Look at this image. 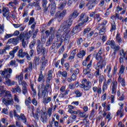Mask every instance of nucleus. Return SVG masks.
<instances>
[{
  "label": "nucleus",
  "mask_w": 127,
  "mask_h": 127,
  "mask_svg": "<svg viewBox=\"0 0 127 127\" xmlns=\"http://www.w3.org/2000/svg\"><path fill=\"white\" fill-rule=\"evenodd\" d=\"M79 116L80 118H85V119H87L88 118V116L86 115V112H82L80 110H77L76 112L75 115H78Z\"/></svg>",
  "instance_id": "aec40b11"
},
{
  "label": "nucleus",
  "mask_w": 127,
  "mask_h": 127,
  "mask_svg": "<svg viewBox=\"0 0 127 127\" xmlns=\"http://www.w3.org/2000/svg\"><path fill=\"white\" fill-rule=\"evenodd\" d=\"M14 101L15 103H17V104H19V99H18V96L15 94L14 95Z\"/></svg>",
  "instance_id": "052dcab7"
},
{
  "label": "nucleus",
  "mask_w": 127,
  "mask_h": 127,
  "mask_svg": "<svg viewBox=\"0 0 127 127\" xmlns=\"http://www.w3.org/2000/svg\"><path fill=\"white\" fill-rule=\"evenodd\" d=\"M58 73L59 75H61L62 77H64V78H67V71H58Z\"/></svg>",
  "instance_id": "ea45409f"
},
{
  "label": "nucleus",
  "mask_w": 127,
  "mask_h": 127,
  "mask_svg": "<svg viewBox=\"0 0 127 127\" xmlns=\"http://www.w3.org/2000/svg\"><path fill=\"white\" fill-rule=\"evenodd\" d=\"M124 72L125 66H124V65H122L119 70V74H124Z\"/></svg>",
  "instance_id": "bf43d9fd"
},
{
  "label": "nucleus",
  "mask_w": 127,
  "mask_h": 127,
  "mask_svg": "<svg viewBox=\"0 0 127 127\" xmlns=\"http://www.w3.org/2000/svg\"><path fill=\"white\" fill-rule=\"evenodd\" d=\"M71 116H70V118L72 120V121H75L76 119H77V115L74 114H71Z\"/></svg>",
  "instance_id": "774afa93"
},
{
  "label": "nucleus",
  "mask_w": 127,
  "mask_h": 127,
  "mask_svg": "<svg viewBox=\"0 0 127 127\" xmlns=\"http://www.w3.org/2000/svg\"><path fill=\"white\" fill-rule=\"evenodd\" d=\"M6 91V90L4 88V86L0 85V97H2L3 96V94H4V92Z\"/></svg>",
  "instance_id": "2f4dec72"
},
{
  "label": "nucleus",
  "mask_w": 127,
  "mask_h": 127,
  "mask_svg": "<svg viewBox=\"0 0 127 127\" xmlns=\"http://www.w3.org/2000/svg\"><path fill=\"white\" fill-rule=\"evenodd\" d=\"M83 73L84 75H87L88 78L93 79L94 77V74L91 73V69H84L83 70Z\"/></svg>",
  "instance_id": "4be33fe9"
},
{
  "label": "nucleus",
  "mask_w": 127,
  "mask_h": 127,
  "mask_svg": "<svg viewBox=\"0 0 127 127\" xmlns=\"http://www.w3.org/2000/svg\"><path fill=\"white\" fill-rule=\"evenodd\" d=\"M15 92H16L18 94H21V88H20V87H19V86L17 85V86H16L15 87Z\"/></svg>",
  "instance_id": "4d7b16f0"
},
{
  "label": "nucleus",
  "mask_w": 127,
  "mask_h": 127,
  "mask_svg": "<svg viewBox=\"0 0 127 127\" xmlns=\"http://www.w3.org/2000/svg\"><path fill=\"white\" fill-rule=\"evenodd\" d=\"M56 12V4L54 5H51V9L50 10V13L51 15L54 16Z\"/></svg>",
  "instance_id": "393cba45"
},
{
  "label": "nucleus",
  "mask_w": 127,
  "mask_h": 127,
  "mask_svg": "<svg viewBox=\"0 0 127 127\" xmlns=\"http://www.w3.org/2000/svg\"><path fill=\"white\" fill-rule=\"evenodd\" d=\"M80 25H81L79 24V25L76 26L74 28H73L70 32V34L71 35H74V34H76V33H78V32H79V31L81 30Z\"/></svg>",
  "instance_id": "6ab92c4d"
},
{
  "label": "nucleus",
  "mask_w": 127,
  "mask_h": 127,
  "mask_svg": "<svg viewBox=\"0 0 127 127\" xmlns=\"http://www.w3.org/2000/svg\"><path fill=\"white\" fill-rule=\"evenodd\" d=\"M31 34H32V31H29L27 33H21L19 37H20V40H27L28 41L29 38L31 37Z\"/></svg>",
  "instance_id": "1a4fd4ad"
},
{
  "label": "nucleus",
  "mask_w": 127,
  "mask_h": 127,
  "mask_svg": "<svg viewBox=\"0 0 127 127\" xmlns=\"http://www.w3.org/2000/svg\"><path fill=\"white\" fill-rule=\"evenodd\" d=\"M44 80V76L42 74V72H41L39 75V78L38 79V82H41Z\"/></svg>",
  "instance_id": "c03bdc74"
},
{
  "label": "nucleus",
  "mask_w": 127,
  "mask_h": 127,
  "mask_svg": "<svg viewBox=\"0 0 127 127\" xmlns=\"http://www.w3.org/2000/svg\"><path fill=\"white\" fill-rule=\"evenodd\" d=\"M76 107L72 105H68V113L69 114H74L75 115L77 112V111H74V110Z\"/></svg>",
  "instance_id": "5701e85b"
},
{
  "label": "nucleus",
  "mask_w": 127,
  "mask_h": 127,
  "mask_svg": "<svg viewBox=\"0 0 127 127\" xmlns=\"http://www.w3.org/2000/svg\"><path fill=\"white\" fill-rule=\"evenodd\" d=\"M55 118H52V122L51 123H50V125H47V127H53V123H55Z\"/></svg>",
  "instance_id": "338daca9"
},
{
  "label": "nucleus",
  "mask_w": 127,
  "mask_h": 127,
  "mask_svg": "<svg viewBox=\"0 0 127 127\" xmlns=\"http://www.w3.org/2000/svg\"><path fill=\"white\" fill-rule=\"evenodd\" d=\"M95 59H96V60H98V61H101L102 56L98 53L95 54Z\"/></svg>",
  "instance_id": "13d9d810"
},
{
  "label": "nucleus",
  "mask_w": 127,
  "mask_h": 127,
  "mask_svg": "<svg viewBox=\"0 0 127 127\" xmlns=\"http://www.w3.org/2000/svg\"><path fill=\"white\" fill-rule=\"evenodd\" d=\"M79 21H81L80 24H84V23H86L89 20V17L86 15L85 13H82L81 15H80L78 17Z\"/></svg>",
  "instance_id": "9b49d317"
},
{
  "label": "nucleus",
  "mask_w": 127,
  "mask_h": 127,
  "mask_svg": "<svg viewBox=\"0 0 127 127\" xmlns=\"http://www.w3.org/2000/svg\"><path fill=\"white\" fill-rule=\"evenodd\" d=\"M5 97H6L7 98H2V102L5 106H10V105H13L14 101L13 100V97L11 94V92L9 91H5L4 92Z\"/></svg>",
  "instance_id": "7ed1b4c3"
},
{
  "label": "nucleus",
  "mask_w": 127,
  "mask_h": 127,
  "mask_svg": "<svg viewBox=\"0 0 127 127\" xmlns=\"http://www.w3.org/2000/svg\"><path fill=\"white\" fill-rule=\"evenodd\" d=\"M95 116H96V111H95V109H92L90 113V118H91V120H93V119L95 118Z\"/></svg>",
  "instance_id": "79ce46f5"
},
{
  "label": "nucleus",
  "mask_w": 127,
  "mask_h": 127,
  "mask_svg": "<svg viewBox=\"0 0 127 127\" xmlns=\"http://www.w3.org/2000/svg\"><path fill=\"white\" fill-rule=\"evenodd\" d=\"M95 20H96L97 22H100L102 18L100 17V14H96L95 16H94Z\"/></svg>",
  "instance_id": "a19ab883"
},
{
  "label": "nucleus",
  "mask_w": 127,
  "mask_h": 127,
  "mask_svg": "<svg viewBox=\"0 0 127 127\" xmlns=\"http://www.w3.org/2000/svg\"><path fill=\"white\" fill-rule=\"evenodd\" d=\"M117 116H120V118H123L124 116V112H123V110H119L117 113Z\"/></svg>",
  "instance_id": "603ef678"
},
{
  "label": "nucleus",
  "mask_w": 127,
  "mask_h": 127,
  "mask_svg": "<svg viewBox=\"0 0 127 127\" xmlns=\"http://www.w3.org/2000/svg\"><path fill=\"white\" fill-rule=\"evenodd\" d=\"M43 11L45 14L49 13V8L48 7H43Z\"/></svg>",
  "instance_id": "09e8293b"
},
{
  "label": "nucleus",
  "mask_w": 127,
  "mask_h": 127,
  "mask_svg": "<svg viewBox=\"0 0 127 127\" xmlns=\"http://www.w3.org/2000/svg\"><path fill=\"white\" fill-rule=\"evenodd\" d=\"M32 101L29 100H27V99L25 100V104L27 107H28V109H31V107L30 106V104H31Z\"/></svg>",
  "instance_id": "864d4df0"
},
{
  "label": "nucleus",
  "mask_w": 127,
  "mask_h": 127,
  "mask_svg": "<svg viewBox=\"0 0 127 127\" xmlns=\"http://www.w3.org/2000/svg\"><path fill=\"white\" fill-rule=\"evenodd\" d=\"M34 63L35 66H38L40 64V58L35 57L34 59Z\"/></svg>",
  "instance_id": "72a5a7b5"
},
{
  "label": "nucleus",
  "mask_w": 127,
  "mask_h": 127,
  "mask_svg": "<svg viewBox=\"0 0 127 127\" xmlns=\"http://www.w3.org/2000/svg\"><path fill=\"white\" fill-rule=\"evenodd\" d=\"M22 94H23V95H26L27 94V93H28V91L27 90V87L22 88Z\"/></svg>",
  "instance_id": "69168bd1"
},
{
  "label": "nucleus",
  "mask_w": 127,
  "mask_h": 127,
  "mask_svg": "<svg viewBox=\"0 0 127 127\" xmlns=\"http://www.w3.org/2000/svg\"><path fill=\"white\" fill-rule=\"evenodd\" d=\"M52 112H53V109L52 108H49L47 111V116H49L50 118L52 116Z\"/></svg>",
  "instance_id": "4c0bfd02"
},
{
  "label": "nucleus",
  "mask_w": 127,
  "mask_h": 127,
  "mask_svg": "<svg viewBox=\"0 0 127 127\" xmlns=\"http://www.w3.org/2000/svg\"><path fill=\"white\" fill-rule=\"evenodd\" d=\"M27 44H28V41L22 40V46L23 48H25L27 46Z\"/></svg>",
  "instance_id": "de8ad7c7"
},
{
  "label": "nucleus",
  "mask_w": 127,
  "mask_h": 127,
  "mask_svg": "<svg viewBox=\"0 0 127 127\" xmlns=\"http://www.w3.org/2000/svg\"><path fill=\"white\" fill-rule=\"evenodd\" d=\"M106 45H109L111 46L112 49L114 50V52H118L120 49H121V47L120 46L116 45V42L114 40H108L106 42Z\"/></svg>",
  "instance_id": "39448f33"
},
{
  "label": "nucleus",
  "mask_w": 127,
  "mask_h": 127,
  "mask_svg": "<svg viewBox=\"0 0 127 127\" xmlns=\"http://www.w3.org/2000/svg\"><path fill=\"white\" fill-rule=\"evenodd\" d=\"M46 64H47V61H45L44 62H42V65H41V70H44L45 69V67L46 66Z\"/></svg>",
  "instance_id": "49530a36"
},
{
  "label": "nucleus",
  "mask_w": 127,
  "mask_h": 127,
  "mask_svg": "<svg viewBox=\"0 0 127 127\" xmlns=\"http://www.w3.org/2000/svg\"><path fill=\"white\" fill-rule=\"evenodd\" d=\"M37 51L38 54L42 53V54L44 55V54H45V51H46V49H45V47H43V45H37Z\"/></svg>",
  "instance_id": "f3484780"
},
{
  "label": "nucleus",
  "mask_w": 127,
  "mask_h": 127,
  "mask_svg": "<svg viewBox=\"0 0 127 127\" xmlns=\"http://www.w3.org/2000/svg\"><path fill=\"white\" fill-rule=\"evenodd\" d=\"M14 81L10 80V79H7L6 80V84L8 86H12V85H14Z\"/></svg>",
  "instance_id": "37998d69"
},
{
  "label": "nucleus",
  "mask_w": 127,
  "mask_h": 127,
  "mask_svg": "<svg viewBox=\"0 0 127 127\" xmlns=\"http://www.w3.org/2000/svg\"><path fill=\"white\" fill-rule=\"evenodd\" d=\"M112 70V65L109 64L107 65L106 68L104 69V72L107 74V76L109 78H111L112 77V75H111V71Z\"/></svg>",
  "instance_id": "dca6fc26"
},
{
  "label": "nucleus",
  "mask_w": 127,
  "mask_h": 127,
  "mask_svg": "<svg viewBox=\"0 0 127 127\" xmlns=\"http://www.w3.org/2000/svg\"><path fill=\"white\" fill-rule=\"evenodd\" d=\"M78 0H68L67 1V5L68 6H71L72 5V3H74V2H76Z\"/></svg>",
  "instance_id": "5fc2aeb1"
},
{
  "label": "nucleus",
  "mask_w": 127,
  "mask_h": 127,
  "mask_svg": "<svg viewBox=\"0 0 127 127\" xmlns=\"http://www.w3.org/2000/svg\"><path fill=\"white\" fill-rule=\"evenodd\" d=\"M50 88H51L50 83H47L46 85L43 84L38 85V98L39 99H40L41 97L43 98V103L45 105L50 103L52 101L51 97H48V94H47V91Z\"/></svg>",
  "instance_id": "f257e3e1"
},
{
  "label": "nucleus",
  "mask_w": 127,
  "mask_h": 127,
  "mask_svg": "<svg viewBox=\"0 0 127 127\" xmlns=\"http://www.w3.org/2000/svg\"><path fill=\"white\" fill-rule=\"evenodd\" d=\"M73 22V20L71 19H69L68 20H65L64 22V28H66V27H70L72 25V23Z\"/></svg>",
  "instance_id": "b1692460"
},
{
  "label": "nucleus",
  "mask_w": 127,
  "mask_h": 127,
  "mask_svg": "<svg viewBox=\"0 0 127 127\" xmlns=\"http://www.w3.org/2000/svg\"><path fill=\"white\" fill-rule=\"evenodd\" d=\"M117 29V26L116 25V22L114 21L111 23V28L110 29L111 32L115 31Z\"/></svg>",
  "instance_id": "e433bc0d"
},
{
  "label": "nucleus",
  "mask_w": 127,
  "mask_h": 127,
  "mask_svg": "<svg viewBox=\"0 0 127 127\" xmlns=\"http://www.w3.org/2000/svg\"><path fill=\"white\" fill-rule=\"evenodd\" d=\"M35 44H36V40L34 39L30 42L29 45V48L30 49H32V48H34L35 46Z\"/></svg>",
  "instance_id": "58836bf2"
},
{
  "label": "nucleus",
  "mask_w": 127,
  "mask_h": 127,
  "mask_svg": "<svg viewBox=\"0 0 127 127\" xmlns=\"http://www.w3.org/2000/svg\"><path fill=\"white\" fill-rule=\"evenodd\" d=\"M94 93H97V94H102V88L101 87L94 86L92 88Z\"/></svg>",
  "instance_id": "bb28decb"
},
{
  "label": "nucleus",
  "mask_w": 127,
  "mask_h": 127,
  "mask_svg": "<svg viewBox=\"0 0 127 127\" xmlns=\"http://www.w3.org/2000/svg\"><path fill=\"white\" fill-rule=\"evenodd\" d=\"M118 82L119 83H121L123 87H126V81H125V79H124V78L122 77L121 75H120L118 77Z\"/></svg>",
  "instance_id": "c85d7f7f"
},
{
  "label": "nucleus",
  "mask_w": 127,
  "mask_h": 127,
  "mask_svg": "<svg viewBox=\"0 0 127 127\" xmlns=\"http://www.w3.org/2000/svg\"><path fill=\"white\" fill-rule=\"evenodd\" d=\"M66 4H67V1H64L63 2L60 3L58 6V9H59L60 10H63V9L65 8Z\"/></svg>",
  "instance_id": "a878e982"
},
{
  "label": "nucleus",
  "mask_w": 127,
  "mask_h": 127,
  "mask_svg": "<svg viewBox=\"0 0 127 127\" xmlns=\"http://www.w3.org/2000/svg\"><path fill=\"white\" fill-rule=\"evenodd\" d=\"M2 15L7 20L10 19V12L7 7H3L2 9Z\"/></svg>",
  "instance_id": "9d476101"
},
{
  "label": "nucleus",
  "mask_w": 127,
  "mask_h": 127,
  "mask_svg": "<svg viewBox=\"0 0 127 127\" xmlns=\"http://www.w3.org/2000/svg\"><path fill=\"white\" fill-rule=\"evenodd\" d=\"M75 51H76V50H74L72 52L70 56L68 58V60H72L73 58H75V55H76V53H75Z\"/></svg>",
  "instance_id": "a18cd8bd"
},
{
  "label": "nucleus",
  "mask_w": 127,
  "mask_h": 127,
  "mask_svg": "<svg viewBox=\"0 0 127 127\" xmlns=\"http://www.w3.org/2000/svg\"><path fill=\"white\" fill-rule=\"evenodd\" d=\"M98 30L99 31V34L100 35H103L106 33V31H107V28L106 26H103L102 25H98L97 27Z\"/></svg>",
  "instance_id": "2eb2a0df"
},
{
  "label": "nucleus",
  "mask_w": 127,
  "mask_h": 127,
  "mask_svg": "<svg viewBox=\"0 0 127 127\" xmlns=\"http://www.w3.org/2000/svg\"><path fill=\"white\" fill-rule=\"evenodd\" d=\"M82 43H83V38L80 37V38L77 39V45H81V44H82Z\"/></svg>",
  "instance_id": "0e129e2a"
},
{
  "label": "nucleus",
  "mask_w": 127,
  "mask_h": 127,
  "mask_svg": "<svg viewBox=\"0 0 127 127\" xmlns=\"http://www.w3.org/2000/svg\"><path fill=\"white\" fill-rule=\"evenodd\" d=\"M62 37L64 39V41H69V39H70V35L66 33H64Z\"/></svg>",
  "instance_id": "7c9ffc66"
},
{
  "label": "nucleus",
  "mask_w": 127,
  "mask_h": 127,
  "mask_svg": "<svg viewBox=\"0 0 127 127\" xmlns=\"http://www.w3.org/2000/svg\"><path fill=\"white\" fill-rule=\"evenodd\" d=\"M80 14L79 11L77 10H74L72 13H71L69 16L68 19H72V18H77Z\"/></svg>",
  "instance_id": "a211bd4d"
},
{
  "label": "nucleus",
  "mask_w": 127,
  "mask_h": 127,
  "mask_svg": "<svg viewBox=\"0 0 127 127\" xmlns=\"http://www.w3.org/2000/svg\"><path fill=\"white\" fill-rule=\"evenodd\" d=\"M20 40V38L19 37V36L15 37V38H12L9 39L7 43H9V44H10V43H12L13 45H17L18 43H19V41Z\"/></svg>",
  "instance_id": "f8f14e48"
},
{
  "label": "nucleus",
  "mask_w": 127,
  "mask_h": 127,
  "mask_svg": "<svg viewBox=\"0 0 127 127\" xmlns=\"http://www.w3.org/2000/svg\"><path fill=\"white\" fill-rule=\"evenodd\" d=\"M117 88H118V81L112 82L110 86L111 94L114 95L117 93Z\"/></svg>",
  "instance_id": "ddd939ff"
},
{
  "label": "nucleus",
  "mask_w": 127,
  "mask_h": 127,
  "mask_svg": "<svg viewBox=\"0 0 127 127\" xmlns=\"http://www.w3.org/2000/svg\"><path fill=\"white\" fill-rule=\"evenodd\" d=\"M81 84L79 85L80 88L84 89V91H89L92 88V83L90 81H88L87 79L84 78L81 81Z\"/></svg>",
  "instance_id": "20e7f679"
},
{
  "label": "nucleus",
  "mask_w": 127,
  "mask_h": 127,
  "mask_svg": "<svg viewBox=\"0 0 127 127\" xmlns=\"http://www.w3.org/2000/svg\"><path fill=\"white\" fill-rule=\"evenodd\" d=\"M41 3L43 7H47V3H48V1L47 0H41Z\"/></svg>",
  "instance_id": "3c124183"
},
{
  "label": "nucleus",
  "mask_w": 127,
  "mask_h": 127,
  "mask_svg": "<svg viewBox=\"0 0 127 127\" xmlns=\"http://www.w3.org/2000/svg\"><path fill=\"white\" fill-rule=\"evenodd\" d=\"M86 55V51L84 50L80 51L79 53L77 54V57L78 58H83Z\"/></svg>",
  "instance_id": "473e14b6"
},
{
  "label": "nucleus",
  "mask_w": 127,
  "mask_h": 127,
  "mask_svg": "<svg viewBox=\"0 0 127 127\" xmlns=\"http://www.w3.org/2000/svg\"><path fill=\"white\" fill-rule=\"evenodd\" d=\"M0 74L2 77H5L6 79L10 78V74L12 73V69L10 68H4L3 70H1Z\"/></svg>",
  "instance_id": "0eeeda50"
},
{
  "label": "nucleus",
  "mask_w": 127,
  "mask_h": 127,
  "mask_svg": "<svg viewBox=\"0 0 127 127\" xmlns=\"http://www.w3.org/2000/svg\"><path fill=\"white\" fill-rule=\"evenodd\" d=\"M17 56L19 58H24L26 56L27 60H28V61H30L31 60V58L29 56V54H28L27 52H23V50H22V49H20L19 50Z\"/></svg>",
  "instance_id": "6e6552de"
},
{
  "label": "nucleus",
  "mask_w": 127,
  "mask_h": 127,
  "mask_svg": "<svg viewBox=\"0 0 127 127\" xmlns=\"http://www.w3.org/2000/svg\"><path fill=\"white\" fill-rule=\"evenodd\" d=\"M95 3H93L92 1H89L88 3L86 4L87 6L88 7V9H92L93 7L95 6Z\"/></svg>",
  "instance_id": "c9c22d12"
},
{
  "label": "nucleus",
  "mask_w": 127,
  "mask_h": 127,
  "mask_svg": "<svg viewBox=\"0 0 127 127\" xmlns=\"http://www.w3.org/2000/svg\"><path fill=\"white\" fill-rule=\"evenodd\" d=\"M116 39L118 43H122L123 40L122 39V38L119 35H117Z\"/></svg>",
  "instance_id": "680f3d73"
},
{
  "label": "nucleus",
  "mask_w": 127,
  "mask_h": 127,
  "mask_svg": "<svg viewBox=\"0 0 127 127\" xmlns=\"http://www.w3.org/2000/svg\"><path fill=\"white\" fill-rule=\"evenodd\" d=\"M40 0H35L34 2V4H35V6L36 7H38V9L41 10V7H40Z\"/></svg>",
  "instance_id": "f704fd0d"
},
{
  "label": "nucleus",
  "mask_w": 127,
  "mask_h": 127,
  "mask_svg": "<svg viewBox=\"0 0 127 127\" xmlns=\"http://www.w3.org/2000/svg\"><path fill=\"white\" fill-rule=\"evenodd\" d=\"M21 85H22V88H27V86L28 85L27 84V83H26V81L23 80V81H21Z\"/></svg>",
  "instance_id": "6e6d98bb"
},
{
  "label": "nucleus",
  "mask_w": 127,
  "mask_h": 127,
  "mask_svg": "<svg viewBox=\"0 0 127 127\" xmlns=\"http://www.w3.org/2000/svg\"><path fill=\"white\" fill-rule=\"evenodd\" d=\"M20 120H22V122L25 125H27L28 124V122H27V118L25 117V115L23 114H21L19 116V118H18V121H20Z\"/></svg>",
  "instance_id": "412c9836"
},
{
  "label": "nucleus",
  "mask_w": 127,
  "mask_h": 127,
  "mask_svg": "<svg viewBox=\"0 0 127 127\" xmlns=\"http://www.w3.org/2000/svg\"><path fill=\"white\" fill-rule=\"evenodd\" d=\"M66 13H67V10L66 9H64L62 12L58 11L56 13L55 18L58 20L59 22H60L66 15Z\"/></svg>",
  "instance_id": "423d86ee"
},
{
  "label": "nucleus",
  "mask_w": 127,
  "mask_h": 127,
  "mask_svg": "<svg viewBox=\"0 0 127 127\" xmlns=\"http://www.w3.org/2000/svg\"><path fill=\"white\" fill-rule=\"evenodd\" d=\"M111 112H108L107 115H106V119L107 120H108L109 122H110V121H111V120H112V119H113V117L112 116H111Z\"/></svg>",
  "instance_id": "e2e57ef3"
},
{
  "label": "nucleus",
  "mask_w": 127,
  "mask_h": 127,
  "mask_svg": "<svg viewBox=\"0 0 127 127\" xmlns=\"http://www.w3.org/2000/svg\"><path fill=\"white\" fill-rule=\"evenodd\" d=\"M74 93L76 95V97L77 98H80V97H82V93L79 91V90H76L74 91Z\"/></svg>",
  "instance_id": "8fccbe9b"
},
{
  "label": "nucleus",
  "mask_w": 127,
  "mask_h": 127,
  "mask_svg": "<svg viewBox=\"0 0 127 127\" xmlns=\"http://www.w3.org/2000/svg\"><path fill=\"white\" fill-rule=\"evenodd\" d=\"M16 79H17L19 82V85H20V83L22 82V80H23V73L21 72L20 75L16 76Z\"/></svg>",
  "instance_id": "c756f323"
},
{
  "label": "nucleus",
  "mask_w": 127,
  "mask_h": 127,
  "mask_svg": "<svg viewBox=\"0 0 127 127\" xmlns=\"http://www.w3.org/2000/svg\"><path fill=\"white\" fill-rule=\"evenodd\" d=\"M40 121L43 124H47L48 122V118L47 117V114L45 112H43L41 114Z\"/></svg>",
  "instance_id": "4468645a"
},
{
  "label": "nucleus",
  "mask_w": 127,
  "mask_h": 127,
  "mask_svg": "<svg viewBox=\"0 0 127 127\" xmlns=\"http://www.w3.org/2000/svg\"><path fill=\"white\" fill-rule=\"evenodd\" d=\"M53 74V71L52 70H50L49 71L48 73V77H47V84H49V82H50V80L51 79H52L53 75L52 74Z\"/></svg>",
  "instance_id": "cd10ccee"
},
{
  "label": "nucleus",
  "mask_w": 127,
  "mask_h": 127,
  "mask_svg": "<svg viewBox=\"0 0 127 127\" xmlns=\"http://www.w3.org/2000/svg\"><path fill=\"white\" fill-rule=\"evenodd\" d=\"M45 33L47 35V37H48V36H50V35L48 40L47 41L46 46L51 45V44H52V42H53V40L55 37L58 42L60 41V40L61 39V33L59 32H57V31H56L53 27L51 28L50 30L46 31Z\"/></svg>",
  "instance_id": "f03ea898"
}]
</instances>
